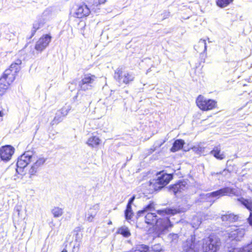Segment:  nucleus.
Returning a JSON list of instances; mask_svg holds the SVG:
<instances>
[{"instance_id": "21", "label": "nucleus", "mask_w": 252, "mask_h": 252, "mask_svg": "<svg viewBox=\"0 0 252 252\" xmlns=\"http://www.w3.org/2000/svg\"><path fill=\"white\" fill-rule=\"evenodd\" d=\"M1 78H4L5 81L11 83L15 80V76L11 69L8 68L5 70Z\"/></svg>"}, {"instance_id": "29", "label": "nucleus", "mask_w": 252, "mask_h": 252, "mask_svg": "<svg viewBox=\"0 0 252 252\" xmlns=\"http://www.w3.org/2000/svg\"><path fill=\"white\" fill-rule=\"evenodd\" d=\"M157 212L158 214L161 215L164 214L174 215L179 212L176 209L171 208H166L163 210H158Z\"/></svg>"}, {"instance_id": "34", "label": "nucleus", "mask_w": 252, "mask_h": 252, "mask_svg": "<svg viewBox=\"0 0 252 252\" xmlns=\"http://www.w3.org/2000/svg\"><path fill=\"white\" fill-rule=\"evenodd\" d=\"M63 117L61 115L59 112H57L53 120L51 122V125L54 126L57 125L63 120Z\"/></svg>"}, {"instance_id": "35", "label": "nucleus", "mask_w": 252, "mask_h": 252, "mask_svg": "<svg viewBox=\"0 0 252 252\" xmlns=\"http://www.w3.org/2000/svg\"><path fill=\"white\" fill-rule=\"evenodd\" d=\"M149 247L145 245H140L136 247V249L131 252H149Z\"/></svg>"}, {"instance_id": "12", "label": "nucleus", "mask_w": 252, "mask_h": 252, "mask_svg": "<svg viewBox=\"0 0 252 252\" xmlns=\"http://www.w3.org/2000/svg\"><path fill=\"white\" fill-rule=\"evenodd\" d=\"M244 234V229L235 227L232 228V230L228 233V239L231 241H239L241 240Z\"/></svg>"}, {"instance_id": "38", "label": "nucleus", "mask_w": 252, "mask_h": 252, "mask_svg": "<svg viewBox=\"0 0 252 252\" xmlns=\"http://www.w3.org/2000/svg\"><path fill=\"white\" fill-rule=\"evenodd\" d=\"M133 213L132 212V208H129L126 207V208L125 211V218L127 220H131L133 216Z\"/></svg>"}, {"instance_id": "3", "label": "nucleus", "mask_w": 252, "mask_h": 252, "mask_svg": "<svg viewBox=\"0 0 252 252\" xmlns=\"http://www.w3.org/2000/svg\"><path fill=\"white\" fill-rule=\"evenodd\" d=\"M114 78L120 84L127 85L134 81L135 75L132 72L126 71L122 67H119L115 70Z\"/></svg>"}, {"instance_id": "19", "label": "nucleus", "mask_w": 252, "mask_h": 252, "mask_svg": "<svg viewBox=\"0 0 252 252\" xmlns=\"http://www.w3.org/2000/svg\"><path fill=\"white\" fill-rule=\"evenodd\" d=\"M101 140L98 137L96 136H92L87 140L86 144L92 148H96L99 145Z\"/></svg>"}, {"instance_id": "27", "label": "nucleus", "mask_w": 252, "mask_h": 252, "mask_svg": "<svg viewBox=\"0 0 252 252\" xmlns=\"http://www.w3.org/2000/svg\"><path fill=\"white\" fill-rule=\"evenodd\" d=\"M10 84L5 81L4 78H0V95L4 94Z\"/></svg>"}, {"instance_id": "33", "label": "nucleus", "mask_w": 252, "mask_h": 252, "mask_svg": "<svg viewBox=\"0 0 252 252\" xmlns=\"http://www.w3.org/2000/svg\"><path fill=\"white\" fill-rule=\"evenodd\" d=\"M233 0H216V4L220 8H224L227 6Z\"/></svg>"}, {"instance_id": "8", "label": "nucleus", "mask_w": 252, "mask_h": 252, "mask_svg": "<svg viewBox=\"0 0 252 252\" xmlns=\"http://www.w3.org/2000/svg\"><path fill=\"white\" fill-rule=\"evenodd\" d=\"M183 252H198L199 246L196 242V238L194 235H191L182 244Z\"/></svg>"}, {"instance_id": "36", "label": "nucleus", "mask_w": 252, "mask_h": 252, "mask_svg": "<svg viewBox=\"0 0 252 252\" xmlns=\"http://www.w3.org/2000/svg\"><path fill=\"white\" fill-rule=\"evenodd\" d=\"M71 109V106L69 105L63 107L61 109L58 110V112H59V113L62 115L63 117H64L68 114Z\"/></svg>"}, {"instance_id": "20", "label": "nucleus", "mask_w": 252, "mask_h": 252, "mask_svg": "<svg viewBox=\"0 0 252 252\" xmlns=\"http://www.w3.org/2000/svg\"><path fill=\"white\" fill-rule=\"evenodd\" d=\"M99 210V206L98 204H95L90 208L88 212L87 220L90 222L92 221Z\"/></svg>"}, {"instance_id": "2", "label": "nucleus", "mask_w": 252, "mask_h": 252, "mask_svg": "<svg viewBox=\"0 0 252 252\" xmlns=\"http://www.w3.org/2000/svg\"><path fill=\"white\" fill-rule=\"evenodd\" d=\"M232 195H237L236 189L230 187H225L212 192L200 194L196 199V202H214L215 201L213 200V198H219L222 196Z\"/></svg>"}, {"instance_id": "42", "label": "nucleus", "mask_w": 252, "mask_h": 252, "mask_svg": "<svg viewBox=\"0 0 252 252\" xmlns=\"http://www.w3.org/2000/svg\"><path fill=\"white\" fill-rule=\"evenodd\" d=\"M162 20H164L167 18H168L170 16V12L168 11H164L161 14Z\"/></svg>"}, {"instance_id": "23", "label": "nucleus", "mask_w": 252, "mask_h": 252, "mask_svg": "<svg viewBox=\"0 0 252 252\" xmlns=\"http://www.w3.org/2000/svg\"><path fill=\"white\" fill-rule=\"evenodd\" d=\"M184 144L185 142L183 140L177 139L175 140L173 143V146L171 148L170 151L172 152L178 151L183 148Z\"/></svg>"}, {"instance_id": "28", "label": "nucleus", "mask_w": 252, "mask_h": 252, "mask_svg": "<svg viewBox=\"0 0 252 252\" xmlns=\"http://www.w3.org/2000/svg\"><path fill=\"white\" fill-rule=\"evenodd\" d=\"M194 47L197 52L205 51L207 49L206 40L201 39L198 43V45H195Z\"/></svg>"}, {"instance_id": "22", "label": "nucleus", "mask_w": 252, "mask_h": 252, "mask_svg": "<svg viewBox=\"0 0 252 252\" xmlns=\"http://www.w3.org/2000/svg\"><path fill=\"white\" fill-rule=\"evenodd\" d=\"M239 217L233 214L227 212L226 214L221 216L222 221H228L229 222H235L238 220Z\"/></svg>"}, {"instance_id": "17", "label": "nucleus", "mask_w": 252, "mask_h": 252, "mask_svg": "<svg viewBox=\"0 0 252 252\" xmlns=\"http://www.w3.org/2000/svg\"><path fill=\"white\" fill-rule=\"evenodd\" d=\"M210 154L219 160H222L225 157L224 152H221V147L220 145L215 146L210 152Z\"/></svg>"}, {"instance_id": "24", "label": "nucleus", "mask_w": 252, "mask_h": 252, "mask_svg": "<svg viewBox=\"0 0 252 252\" xmlns=\"http://www.w3.org/2000/svg\"><path fill=\"white\" fill-rule=\"evenodd\" d=\"M228 252H252V242L242 249L232 248Z\"/></svg>"}, {"instance_id": "26", "label": "nucleus", "mask_w": 252, "mask_h": 252, "mask_svg": "<svg viewBox=\"0 0 252 252\" xmlns=\"http://www.w3.org/2000/svg\"><path fill=\"white\" fill-rule=\"evenodd\" d=\"M117 233L123 235L124 237L128 238L131 235V233L128 228L126 226H123L119 228Z\"/></svg>"}, {"instance_id": "4", "label": "nucleus", "mask_w": 252, "mask_h": 252, "mask_svg": "<svg viewBox=\"0 0 252 252\" xmlns=\"http://www.w3.org/2000/svg\"><path fill=\"white\" fill-rule=\"evenodd\" d=\"M220 239L215 235H210L203 240V252H217L220 246Z\"/></svg>"}, {"instance_id": "44", "label": "nucleus", "mask_w": 252, "mask_h": 252, "mask_svg": "<svg viewBox=\"0 0 252 252\" xmlns=\"http://www.w3.org/2000/svg\"><path fill=\"white\" fill-rule=\"evenodd\" d=\"M3 112L2 111H0V117H3Z\"/></svg>"}, {"instance_id": "6", "label": "nucleus", "mask_w": 252, "mask_h": 252, "mask_svg": "<svg viewBox=\"0 0 252 252\" xmlns=\"http://www.w3.org/2000/svg\"><path fill=\"white\" fill-rule=\"evenodd\" d=\"M36 159L35 156L32 152L27 151L22 155L18 158L17 162V168L16 172L19 173V171L22 170L30 162L34 161Z\"/></svg>"}, {"instance_id": "14", "label": "nucleus", "mask_w": 252, "mask_h": 252, "mask_svg": "<svg viewBox=\"0 0 252 252\" xmlns=\"http://www.w3.org/2000/svg\"><path fill=\"white\" fill-rule=\"evenodd\" d=\"M90 13V8L87 5L83 4L78 7L74 13V15L77 18H82L88 16Z\"/></svg>"}, {"instance_id": "37", "label": "nucleus", "mask_w": 252, "mask_h": 252, "mask_svg": "<svg viewBox=\"0 0 252 252\" xmlns=\"http://www.w3.org/2000/svg\"><path fill=\"white\" fill-rule=\"evenodd\" d=\"M179 235L175 233H170L168 236V239L173 244H176L178 241Z\"/></svg>"}, {"instance_id": "39", "label": "nucleus", "mask_w": 252, "mask_h": 252, "mask_svg": "<svg viewBox=\"0 0 252 252\" xmlns=\"http://www.w3.org/2000/svg\"><path fill=\"white\" fill-rule=\"evenodd\" d=\"M165 141H163V142L160 143V144H155L153 147L151 148H150L149 150V152H148V154H152L153 152H154L157 148H159L163 144V143Z\"/></svg>"}, {"instance_id": "1", "label": "nucleus", "mask_w": 252, "mask_h": 252, "mask_svg": "<svg viewBox=\"0 0 252 252\" xmlns=\"http://www.w3.org/2000/svg\"><path fill=\"white\" fill-rule=\"evenodd\" d=\"M145 221L148 224L155 225V231L158 237L173 226L168 218H158L155 213H148L145 216Z\"/></svg>"}, {"instance_id": "9", "label": "nucleus", "mask_w": 252, "mask_h": 252, "mask_svg": "<svg viewBox=\"0 0 252 252\" xmlns=\"http://www.w3.org/2000/svg\"><path fill=\"white\" fill-rule=\"evenodd\" d=\"M197 105L203 110H209L216 106L217 102L213 99H207L203 96L199 95L196 101Z\"/></svg>"}, {"instance_id": "11", "label": "nucleus", "mask_w": 252, "mask_h": 252, "mask_svg": "<svg viewBox=\"0 0 252 252\" xmlns=\"http://www.w3.org/2000/svg\"><path fill=\"white\" fill-rule=\"evenodd\" d=\"M189 185L187 181L185 180L180 181L178 183L170 185L169 187V190L171 193L177 195V194L182 192L188 189Z\"/></svg>"}, {"instance_id": "25", "label": "nucleus", "mask_w": 252, "mask_h": 252, "mask_svg": "<svg viewBox=\"0 0 252 252\" xmlns=\"http://www.w3.org/2000/svg\"><path fill=\"white\" fill-rule=\"evenodd\" d=\"M22 63V61L20 59L16 60L14 63H12L10 66L9 68L11 69V70L14 73L15 76H16L17 73L20 70V65Z\"/></svg>"}, {"instance_id": "45", "label": "nucleus", "mask_w": 252, "mask_h": 252, "mask_svg": "<svg viewBox=\"0 0 252 252\" xmlns=\"http://www.w3.org/2000/svg\"><path fill=\"white\" fill-rule=\"evenodd\" d=\"M111 224H112V221L111 220H109V222H108V224L110 225Z\"/></svg>"}, {"instance_id": "41", "label": "nucleus", "mask_w": 252, "mask_h": 252, "mask_svg": "<svg viewBox=\"0 0 252 252\" xmlns=\"http://www.w3.org/2000/svg\"><path fill=\"white\" fill-rule=\"evenodd\" d=\"M152 250L154 252H160L162 250L161 246L160 244H158L154 245L151 247Z\"/></svg>"}, {"instance_id": "15", "label": "nucleus", "mask_w": 252, "mask_h": 252, "mask_svg": "<svg viewBox=\"0 0 252 252\" xmlns=\"http://www.w3.org/2000/svg\"><path fill=\"white\" fill-rule=\"evenodd\" d=\"M46 160L47 158L43 157L39 158L36 160V161L33 163L29 171L30 177H31L32 176L35 175L36 172H37L38 168L43 165Z\"/></svg>"}, {"instance_id": "43", "label": "nucleus", "mask_w": 252, "mask_h": 252, "mask_svg": "<svg viewBox=\"0 0 252 252\" xmlns=\"http://www.w3.org/2000/svg\"><path fill=\"white\" fill-rule=\"evenodd\" d=\"M135 198V195H133L128 200V202L127 203V204L126 205V207H129V208H131V205L134 200Z\"/></svg>"}, {"instance_id": "32", "label": "nucleus", "mask_w": 252, "mask_h": 252, "mask_svg": "<svg viewBox=\"0 0 252 252\" xmlns=\"http://www.w3.org/2000/svg\"><path fill=\"white\" fill-rule=\"evenodd\" d=\"M51 213L55 218H59L62 216L63 213V209L59 207H54L51 210Z\"/></svg>"}, {"instance_id": "18", "label": "nucleus", "mask_w": 252, "mask_h": 252, "mask_svg": "<svg viewBox=\"0 0 252 252\" xmlns=\"http://www.w3.org/2000/svg\"><path fill=\"white\" fill-rule=\"evenodd\" d=\"M44 23L45 20L42 18L38 19L33 23L30 38H32L34 36L36 31L42 27Z\"/></svg>"}, {"instance_id": "31", "label": "nucleus", "mask_w": 252, "mask_h": 252, "mask_svg": "<svg viewBox=\"0 0 252 252\" xmlns=\"http://www.w3.org/2000/svg\"><path fill=\"white\" fill-rule=\"evenodd\" d=\"M106 0H89L88 2L92 10L99 5L104 3Z\"/></svg>"}, {"instance_id": "5", "label": "nucleus", "mask_w": 252, "mask_h": 252, "mask_svg": "<svg viewBox=\"0 0 252 252\" xmlns=\"http://www.w3.org/2000/svg\"><path fill=\"white\" fill-rule=\"evenodd\" d=\"M172 179V174L164 173V171L159 172L157 174V178L150 182V185H153L155 190H159L167 185Z\"/></svg>"}, {"instance_id": "16", "label": "nucleus", "mask_w": 252, "mask_h": 252, "mask_svg": "<svg viewBox=\"0 0 252 252\" xmlns=\"http://www.w3.org/2000/svg\"><path fill=\"white\" fill-rule=\"evenodd\" d=\"M238 200L250 212L247 220L249 224L252 226V200L245 199L243 197L238 198Z\"/></svg>"}, {"instance_id": "10", "label": "nucleus", "mask_w": 252, "mask_h": 252, "mask_svg": "<svg viewBox=\"0 0 252 252\" xmlns=\"http://www.w3.org/2000/svg\"><path fill=\"white\" fill-rule=\"evenodd\" d=\"M52 36L50 34L43 35L36 41L34 48L40 52L44 51L49 45L51 41Z\"/></svg>"}, {"instance_id": "30", "label": "nucleus", "mask_w": 252, "mask_h": 252, "mask_svg": "<svg viewBox=\"0 0 252 252\" xmlns=\"http://www.w3.org/2000/svg\"><path fill=\"white\" fill-rule=\"evenodd\" d=\"M154 203H151L149 204L146 206L143 210L139 211L137 213V218L140 217L141 216L145 215L146 212L148 211H151L154 208Z\"/></svg>"}, {"instance_id": "47", "label": "nucleus", "mask_w": 252, "mask_h": 252, "mask_svg": "<svg viewBox=\"0 0 252 252\" xmlns=\"http://www.w3.org/2000/svg\"><path fill=\"white\" fill-rule=\"evenodd\" d=\"M212 202V203L210 204V205H212V204L213 203V202Z\"/></svg>"}, {"instance_id": "40", "label": "nucleus", "mask_w": 252, "mask_h": 252, "mask_svg": "<svg viewBox=\"0 0 252 252\" xmlns=\"http://www.w3.org/2000/svg\"><path fill=\"white\" fill-rule=\"evenodd\" d=\"M230 172H231L229 171V169H224L223 171H222L221 172L216 173V175L221 174L222 175H223L224 177H227V176H229Z\"/></svg>"}, {"instance_id": "7", "label": "nucleus", "mask_w": 252, "mask_h": 252, "mask_svg": "<svg viewBox=\"0 0 252 252\" xmlns=\"http://www.w3.org/2000/svg\"><path fill=\"white\" fill-rule=\"evenodd\" d=\"M96 77L91 74H85L79 83V86L82 91L92 90L94 86V83Z\"/></svg>"}, {"instance_id": "13", "label": "nucleus", "mask_w": 252, "mask_h": 252, "mask_svg": "<svg viewBox=\"0 0 252 252\" xmlns=\"http://www.w3.org/2000/svg\"><path fill=\"white\" fill-rule=\"evenodd\" d=\"M14 149L11 146L6 145L0 149V157L2 160H9L14 153Z\"/></svg>"}, {"instance_id": "46", "label": "nucleus", "mask_w": 252, "mask_h": 252, "mask_svg": "<svg viewBox=\"0 0 252 252\" xmlns=\"http://www.w3.org/2000/svg\"><path fill=\"white\" fill-rule=\"evenodd\" d=\"M62 252H67L66 250H63Z\"/></svg>"}]
</instances>
